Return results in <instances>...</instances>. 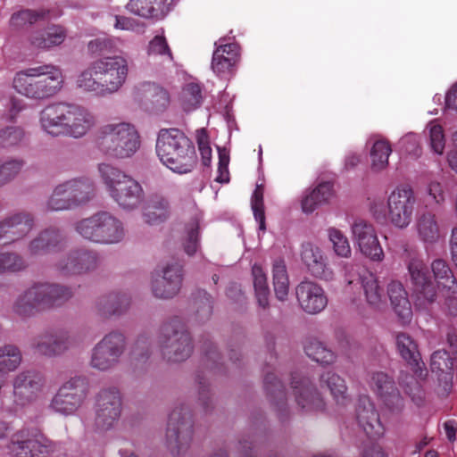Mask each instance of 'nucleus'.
<instances>
[{
    "label": "nucleus",
    "mask_w": 457,
    "mask_h": 457,
    "mask_svg": "<svg viewBox=\"0 0 457 457\" xmlns=\"http://www.w3.org/2000/svg\"><path fill=\"white\" fill-rule=\"evenodd\" d=\"M156 153L161 162L174 172L187 173L193 167L194 147L189 138L177 129L159 132Z\"/></svg>",
    "instance_id": "f257e3e1"
},
{
    "label": "nucleus",
    "mask_w": 457,
    "mask_h": 457,
    "mask_svg": "<svg viewBox=\"0 0 457 457\" xmlns=\"http://www.w3.org/2000/svg\"><path fill=\"white\" fill-rule=\"evenodd\" d=\"M97 146L108 157L129 158L140 148V136L131 123H108L100 129Z\"/></svg>",
    "instance_id": "f03ea898"
},
{
    "label": "nucleus",
    "mask_w": 457,
    "mask_h": 457,
    "mask_svg": "<svg viewBox=\"0 0 457 457\" xmlns=\"http://www.w3.org/2000/svg\"><path fill=\"white\" fill-rule=\"evenodd\" d=\"M415 202L416 197L411 187L400 185L387 195L386 213L381 211L378 204H373L370 211L378 222L388 221L395 228H404L412 220Z\"/></svg>",
    "instance_id": "7ed1b4c3"
},
{
    "label": "nucleus",
    "mask_w": 457,
    "mask_h": 457,
    "mask_svg": "<svg viewBox=\"0 0 457 457\" xmlns=\"http://www.w3.org/2000/svg\"><path fill=\"white\" fill-rule=\"evenodd\" d=\"M98 170L110 195L120 207L132 209L141 203L143 190L138 182L107 163H101Z\"/></svg>",
    "instance_id": "20e7f679"
},
{
    "label": "nucleus",
    "mask_w": 457,
    "mask_h": 457,
    "mask_svg": "<svg viewBox=\"0 0 457 457\" xmlns=\"http://www.w3.org/2000/svg\"><path fill=\"white\" fill-rule=\"evenodd\" d=\"M77 232L84 238L97 244L120 242L125 231L122 223L107 212H100L77 223Z\"/></svg>",
    "instance_id": "39448f33"
},
{
    "label": "nucleus",
    "mask_w": 457,
    "mask_h": 457,
    "mask_svg": "<svg viewBox=\"0 0 457 457\" xmlns=\"http://www.w3.org/2000/svg\"><path fill=\"white\" fill-rule=\"evenodd\" d=\"M71 296V292L62 287L43 283L29 288L19 297L15 311L21 315H27L34 310L50 307Z\"/></svg>",
    "instance_id": "423d86ee"
},
{
    "label": "nucleus",
    "mask_w": 457,
    "mask_h": 457,
    "mask_svg": "<svg viewBox=\"0 0 457 457\" xmlns=\"http://www.w3.org/2000/svg\"><path fill=\"white\" fill-rule=\"evenodd\" d=\"M95 76L99 77L104 95L117 92L126 82L128 60L121 55L104 56L93 62Z\"/></svg>",
    "instance_id": "0eeeda50"
},
{
    "label": "nucleus",
    "mask_w": 457,
    "mask_h": 457,
    "mask_svg": "<svg viewBox=\"0 0 457 457\" xmlns=\"http://www.w3.org/2000/svg\"><path fill=\"white\" fill-rule=\"evenodd\" d=\"M345 270L349 273L345 275L346 285L345 292L351 299L353 300L361 288L370 305L378 309L385 304L383 289L380 287L378 278L374 274L368 271L361 275L351 273L353 267L348 265H345Z\"/></svg>",
    "instance_id": "6e6552de"
},
{
    "label": "nucleus",
    "mask_w": 457,
    "mask_h": 457,
    "mask_svg": "<svg viewBox=\"0 0 457 457\" xmlns=\"http://www.w3.org/2000/svg\"><path fill=\"white\" fill-rule=\"evenodd\" d=\"M351 237L361 255L373 262L384 259V251L379 243L375 227L369 221L357 219L350 226Z\"/></svg>",
    "instance_id": "1a4fd4ad"
},
{
    "label": "nucleus",
    "mask_w": 457,
    "mask_h": 457,
    "mask_svg": "<svg viewBox=\"0 0 457 457\" xmlns=\"http://www.w3.org/2000/svg\"><path fill=\"white\" fill-rule=\"evenodd\" d=\"M92 185L87 180L73 179L58 185L49 200L52 210L69 209L89 199Z\"/></svg>",
    "instance_id": "9d476101"
},
{
    "label": "nucleus",
    "mask_w": 457,
    "mask_h": 457,
    "mask_svg": "<svg viewBox=\"0 0 457 457\" xmlns=\"http://www.w3.org/2000/svg\"><path fill=\"white\" fill-rule=\"evenodd\" d=\"M86 399L84 383L80 378H71L63 383L50 403V408L60 414L75 413Z\"/></svg>",
    "instance_id": "9b49d317"
},
{
    "label": "nucleus",
    "mask_w": 457,
    "mask_h": 457,
    "mask_svg": "<svg viewBox=\"0 0 457 457\" xmlns=\"http://www.w3.org/2000/svg\"><path fill=\"white\" fill-rule=\"evenodd\" d=\"M121 414V397L117 389H106L98 395L94 423L97 429L112 428Z\"/></svg>",
    "instance_id": "f8f14e48"
},
{
    "label": "nucleus",
    "mask_w": 457,
    "mask_h": 457,
    "mask_svg": "<svg viewBox=\"0 0 457 457\" xmlns=\"http://www.w3.org/2000/svg\"><path fill=\"white\" fill-rule=\"evenodd\" d=\"M124 346L125 339L120 333L106 335L92 351L91 366L100 370L110 369L119 361Z\"/></svg>",
    "instance_id": "ddd939ff"
},
{
    "label": "nucleus",
    "mask_w": 457,
    "mask_h": 457,
    "mask_svg": "<svg viewBox=\"0 0 457 457\" xmlns=\"http://www.w3.org/2000/svg\"><path fill=\"white\" fill-rule=\"evenodd\" d=\"M368 385L376 395L382 409L390 412L402 409L403 398L395 381L387 374L381 371L373 372L368 379Z\"/></svg>",
    "instance_id": "4468645a"
},
{
    "label": "nucleus",
    "mask_w": 457,
    "mask_h": 457,
    "mask_svg": "<svg viewBox=\"0 0 457 457\" xmlns=\"http://www.w3.org/2000/svg\"><path fill=\"white\" fill-rule=\"evenodd\" d=\"M240 58V48L236 43H226L220 38L215 43L211 68L216 76L229 79L236 71Z\"/></svg>",
    "instance_id": "2eb2a0df"
},
{
    "label": "nucleus",
    "mask_w": 457,
    "mask_h": 457,
    "mask_svg": "<svg viewBox=\"0 0 457 457\" xmlns=\"http://www.w3.org/2000/svg\"><path fill=\"white\" fill-rule=\"evenodd\" d=\"M8 449L15 457H48L52 451L51 446L41 436L29 430L14 434Z\"/></svg>",
    "instance_id": "dca6fc26"
},
{
    "label": "nucleus",
    "mask_w": 457,
    "mask_h": 457,
    "mask_svg": "<svg viewBox=\"0 0 457 457\" xmlns=\"http://www.w3.org/2000/svg\"><path fill=\"white\" fill-rule=\"evenodd\" d=\"M159 342L162 353L169 361H181L192 352L189 336L183 331H174L170 326L163 328Z\"/></svg>",
    "instance_id": "f3484780"
},
{
    "label": "nucleus",
    "mask_w": 457,
    "mask_h": 457,
    "mask_svg": "<svg viewBox=\"0 0 457 457\" xmlns=\"http://www.w3.org/2000/svg\"><path fill=\"white\" fill-rule=\"evenodd\" d=\"M30 77H37V99H44L58 93L63 86V75L60 68L54 65H40L29 68Z\"/></svg>",
    "instance_id": "a211bd4d"
},
{
    "label": "nucleus",
    "mask_w": 457,
    "mask_h": 457,
    "mask_svg": "<svg viewBox=\"0 0 457 457\" xmlns=\"http://www.w3.org/2000/svg\"><path fill=\"white\" fill-rule=\"evenodd\" d=\"M182 282V270L178 262L166 264L152 281V290L159 298H170L178 294Z\"/></svg>",
    "instance_id": "6ab92c4d"
},
{
    "label": "nucleus",
    "mask_w": 457,
    "mask_h": 457,
    "mask_svg": "<svg viewBox=\"0 0 457 457\" xmlns=\"http://www.w3.org/2000/svg\"><path fill=\"white\" fill-rule=\"evenodd\" d=\"M411 280L417 294V305L426 307L436 299L434 284L428 280L423 262L412 258L408 264Z\"/></svg>",
    "instance_id": "aec40b11"
},
{
    "label": "nucleus",
    "mask_w": 457,
    "mask_h": 457,
    "mask_svg": "<svg viewBox=\"0 0 457 457\" xmlns=\"http://www.w3.org/2000/svg\"><path fill=\"white\" fill-rule=\"evenodd\" d=\"M295 295L301 309L309 314L320 312L328 304L323 288L312 281L301 282L295 288Z\"/></svg>",
    "instance_id": "412c9836"
},
{
    "label": "nucleus",
    "mask_w": 457,
    "mask_h": 457,
    "mask_svg": "<svg viewBox=\"0 0 457 457\" xmlns=\"http://www.w3.org/2000/svg\"><path fill=\"white\" fill-rule=\"evenodd\" d=\"M301 258L307 270L313 276L330 280L333 278V270L330 268L323 249L312 243H306L302 247Z\"/></svg>",
    "instance_id": "4be33fe9"
},
{
    "label": "nucleus",
    "mask_w": 457,
    "mask_h": 457,
    "mask_svg": "<svg viewBox=\"0 0 457 457\" xmlns=\"http://www.w3.org/2000/svg\"><path fill=\"white\" fill-rule=\"evenodd\" d=\"M68 105L67 104L58 103L46 106L39 114L41 129L52 136L65 133L69 113Z\"/></svg>",
    "instance_id": "5701e85b"
},
{
    "label": "nucleus",
    "mask_w": 457,
    "mask_h": 457,
    "mask_svg": "<svg viewBox=\"0 0 457 457\" xmlns=\"http://www.w3.org/2000/svg\"><path fill=\"white\" fill-rule=\"evenodd\" d=\"M357 420L359 425L368 436L378 438L385 434V426L380 420L373 403L369 400L362 401L358 406Z\"/></svg>",
    "instance_id": "b1692460"
},
{
    "label": "nucleus",
    "mask_w": 457,
    "mask_h": 457,
    "mask_svg": "<svg viewBox=\"0 0 457 457\" xmlns=\"http://www.w3.org/2000/svg\"><path fill=\"white\" fill-rule=\"evenodd\" d=\"M14 394L24 402H33L43 395L42 378L31 372L21 373L15 378Z\"/></svg>",
    "instance_id": "393cba45"
},
{
    "label": "nucleus",
    "mask_w": 457,
    "mask_h": 457,
    "mask_svg": "<svg viewBox=\"0 0 457 457\" xmlns=\"http://www.w3.org/2000/svg\"><path fill=\"white\" fill-rule=\"evenodd\" d=\"M68 112L65 133L80 137L95 125V118L84 108L69 104Z\"/></svg>",
    "instance_id": "a878e982"
},
{
    "label": "nucleus",
    "mask_w": 457,
    "mask_h": 457,
    "mask_svg": "<svg viewBox=\"0 0 457 457\" xmlns=\"http://www.w3.org/2000/svg\"><path fill=\"white\" fill-rule=\"evenodd\" d=\"M387 295L397 317L403 323H409L412 317V310L403 284L398 281L390 282L387 286Z\"/></svg>",
    "instance_id": "bb28decb"
},
{
    "label": "nucleus",
    "mask_w": 457,
    "mask_h": 457,
    "mask_svg": "<svg viewBox=\"0 0 457 457\" xmlns=\"http://www.w3.org/2000/svg\"><path fill=\"white\" fill-rule=\"evenodd\" d=\"M174 0H129L127 10L141 18L152 19L166 13Z\"/></svg>",
    "instance_id": "cd10ccee"
},
{
    "label": "nucleus",
    "mask_w": 457,
    "mask_h": 457,
    "mask_svg": "<svg viewBox=\"0 0 457 457\" xmlns=\"http://www.w3.org/2000/svg\"><path fill=\"white\" fill-rule=\"evenodd\" d=\"M456 358L451 357L445 351H436L431 356L430 367L435 373L445 393H448L452 385V370Z\"/></svg>",
    "instance_id": "c85d7f7f"
},
{
    "label": "nucleus",
    "mask_w": 457,
    "mask_h": 457,
    "mask_svg": "<svg viewBox=\"0 0 457 457\" xmlns=\"http://www.w3.org/2000/svg\"><path fill=\"white\" fill-rule=\"evenodd\" d=\"M191 435L190 422L184 417L181 418L179 411H173L168 421L167 438L169 444L183 445L190 440Z\"/></svg>",
    "instance_id": "c756f323"
},
{
    "label": "nucleus",
    "mask_w": 457,
    "mask_h": 457,
    "mask_svg": "<svg viewBox=\"0 0 457 457\" xmlns=\"http://www.w3.org/2000/svg\"><path fill=\"white\" fill-rule=\"evenodd\" d=\"M135 97L138 100H148L157 109H164L170 104L168 91L151 82L139 84L135 88Z\"/></svg>",
    "instance_id": "7c9ffc66"
},
{
    "label": "nucleus",
    "mask_w": 457,
    "mask_h": 457,
    "mask_svg": "<svg viewBox=\"0 0 457 457\" xmlns=\"http://www.w3.org/2000/svg\"><path fill=\"white\" fill-rule=\"evenodd\" d=\"M431 269L434 274L436 287L447 294L457 292V281L448 264L443 260H436L432 262Z\"/></svg>",
    "instance_id": "2f4dec72"
},
{
    "label": "nucleus",
    "mask_w": 457,
    "mask_h": 457,
    "mask_svg": "<svg viewBox=\"0 0 457 457\" xmlns=\"http://www.w3.org/2000/svg\"><path fill=\"white\" fill-rule=\"evenodd\" d=\"M71 345V338L66 334L45 336L37 344V351L46 356L62 353Z\"/></svg>",
    "instance_id": "473e14b6"
},
{
    "label": "nucleus",
    "mask_w": 457,
    "mask_h": 457,
    "mask_svg": "<svg viewBox=\"0 0 457 457\" xmlns=\"http://www.w3.org/2000/svg\"><path fill=\"white\" fill-rule=\"evenodd\" d=\"M396 349L401 357L405 360L411 367L415 370H421L420 355L416 342L411 336L400 333L395 338Z\"/></svg>",
    "instance_id": "72a5a7b5"
},
{
    "label": "nucleus",
    "mask_w": 457,
    "mask_h": 457,
    "mask_svg": "<svg viewBox=\"0 0 457 457\" xmlns=\"http://www.w3.org/2000/svg\"><path fill=\"white\" fill-rule=\"evenodd\" d=\"M327 237L331 245L332 251L337 257L342 259L351 258V245L348 237L342 230L335 227H330L327 229Z\"/></svg>",
    "instance_id": "f704fd0d"
},
{
    "label": "nucleus",
    "mask_w": 457,
    "mask_h": 457,
    "mask_svg": "<svg viewBox=\"0 0 457 457\" xmlns=\"http://www.w3.org/2000/svg\"><path fill=\"white\" fill-rule=\"evenodd\" d=\"M392 149L389 143L383 139L376 140L370 148V167L374 171H380L386 168Z\"/></svg>",
    "instance_id": "c9c22d12"
},
{
    "label": "nucleus",
    "mask_w": 457,
    "mask_h": 457,
    "mask_svg": "<svg viewBox=\"0 0 457 457\" xmlns=\"http://www.w3.org/2000/svg\"><path fill=\"white\" fill-rule=\"evenodd\" d=\"M273 287L276 297L279 301H285L289 292V279L283 261H277L272 268Z\"/></svg>",
    "instance_id": "e433bc0d"
},
{
    "label": "nucleus",
    "mask_w": 457,
    "mask_h": 457,
    "mask_svg": "<svg viewBox=\"0 0 457 457\" xmlns=\"http://www.w3.org/2000/svg\"><path fill=\"white\" fill-rule=\"evenodd\" d=\"M76 85L85 92L92 93L96 96H104L103 85L99 77L95 76L93 62L89 66L82 71L77 77Z\"/></svg>",
    "instance_id": "4c0bfd02"
},
{
    "label": "nucleus",
    "mask_w": 457,
    "mask_h": 457,
    "mask_svg": "<svg viewBox=\"0 0 457 457\" xmlns=\"http://www.w3.org/2000/svg\"><path fill=\"white\" fill-rule=\"evenodd\" d=\"M202 100L201 87L195 82L187 84L179 98V105L185 112H192L197 109L201 105Z\"/></svg>",
    "instance_id": "58836bf2"
},
{
    "label": "nucleus",
    "mask_w": 457,
    "mask_h": 457,
    "mask_svg": "<svg viewBox=\"0 0 457 457\" xmlns=\"http://www.w3.org/2000/svg\"><path fill=\"white\" fill-rule=\"evenodd\" d=\"M21 361V354L14 345L0 347V387L3 384V373L14 370Z\"/></svg>",
    "instance_id": "ea45409f"
},
{
    "label": "nucleus",
    "mask_w": 457,
    "mask_h": 457,
    "mask_svg": "<svg viewBox=\"0 0 457 457\" xmlns=\"http://www.w3.org/2000/svg\"><path fill=\"white\" fill-rule=\"evenodd\" d=\"M169 213V203L164 198L152 199L144 208L145 222L154 224L163 220Z\"/></svg>",
    "instance_id": "a19ab883"
},
{
    "label": "nucleus",
    "mask_w": 457,
    "mask_h": 457,
    "mask_svg": "<svg viewBox=\"0 0 457 457\" xmlns=\"http://www.w3.org/2000/svg\"><path fill=\"white\" fill-rule=\"evenodd\" d=\"M321 383L325 384L337 403L345 404L348 401L345 381L337 374L328 371L321 377Z\"/></svg>",
    "instance_id": "79ce46f5"
},
{
    "label": "nucleus",
    "mask_w": 457,
    "mask_h": 457,
    "mask_svg": "<svg viewBox=\"0 0 457 457\" xmlns=\"http://www.w3.org/2000/svg\"><path fill=\"white\" fill-rule=\"evenodd\" d=\"M417 231L425 242H435L439 237V228L431 213L421 215L417 220Z\"/></svg>",
    "instance_id": "37998d69"
},
{
    "label": "nucleus",
    "mask_w": 457,
    "mask_h": 457,
    "mask_svg": "<svg viewBox=\"0 0 457 457\" xmlns=\"http://www.w3.org/2000/svg\"><path fill=\"white\" fill-rule=\"evenodd\" d=\"M36 79L37 77H30L28 68L15 74L12 85L19 94L29 98L37 99V94L32 93L37 90Z\"/></svg>",
    "instance_id": "c03bdc74"
},
{
    "label": "nucleus",
    "mask_w": 457,
    "mask_h": 457,
    "mask_svg": "<svg viewBox=\"0 0 457 457\" xmlns=\"http://www.w3.org/2000/svg\"><path fill=\"white\" fill-rule=\"evenodd\" d=\"M252 273L257 302L261 307L266 308L269 305V287L266 274L259 265L253 266Z\"/></svg>",
    "instance_id": "a18cd8bd"
},
{
    "label": "nucleus",
    "mask_w": 457,
    "mask_h": 457,
    "mask_svg": "<svg viewBox=\"0 0 457 457\" xmlns=\"http://www.w3.org/2000/svg\"><path fill=\"white\" fill-rule=\"evenodd\" d=\"M66 37L65 30L60 26L49 27L42 37L32 38V44L39 48H49L62 44Z\"/></svg>",
    "instance_id": "49530a36"
},
{
    "label": "nucleus",
    "mask_w": 457,
    "mask_h": 457,
    "mask_svg": "<svg viewBox=\"0 0 457 457\" xmlns=\"http://www.w3.org/2000/svg\"><path fill=\"white\" fill-rule=\"evenodd\" d=\"M147 55L150 59L160 58L163 62H172V54L163 35H156L149 42Z\"/></svg>",
    "instance_id": "de8ad7c7"
},
{
    "label": "nucleus",
    "mask_w": 457,
    "mask_h": 457,
    "mask_svg": "<svg viewBox=\"0 0 457 457\" xmlns=\"http://www.w3.org/2000/svg\"><path fill=\"white\" fill-rule=\"evenodd\" d=\"M426 130L431 151L442 155L445 147V136L443 127L437 121L433 120L428 124Z\"/></svg>",
    "instance_id": "09e8293b"
},
{
    "label": "nucleus",
    "mask_w": 457,
    "mask_h": 457,
    "mask_svg": "<svg viewBox=\"0 0 457 457\" xmlns=\"http://www.w3.org/2000/svg\"><path fill=\"white\" fill-rule=\"evenodd\" d=\"M305 353L310 358L320 364H330L335 360L333 352L317 340L310 341L305 345Z\"/></svg>",
    "instance_id": "8fccbe9b"
},
{
    "label": "nucleus",
    "mask_w": 457,
    "mask_h": 457,
    "mask_svg": "<svg viewBox=\"0 0 457 457\" xmlns=\"http://www.w3.org/2000/svg\"><path fill=\"white\" fill-rule=\"evenodd\" d=\"M46 15L47 12L45 10H21L12 15L10 24L12 27L19 29L43 20Z\"/></svg>",
    "instance_id": "3c124183"
},
{
    "label": "nucleus",
    "mask_w": 457,
    "mask_h": 457,
    "mask_svg": "<svg viewBox=\"0 0 457 457\" xmlns=\"http://www.w3.org/2000/svg\"><path fill=\"white\" fill-rule=\"evenodd\" d=\"M193 221L190 223L189 228L187 230V242L185 243V251L187 254H194L198 248V222L201 218L200 212L195 208V204H193Z\"/></svg>",
    "instance_id": "603ef678"
},
{
    "label": "nucleus",
    "mask_w": 457,
    "mask_h": 457,
    "mask_svg": "<svg viewBox=\"0 0 457 457\" xmlns=\"http://www.w3.org/2000/svg\"><path fill=\"white\" fill-rule=\"evenodd\" d=\"M69 260L70 262L65 268L74 272H80L92 268L96 262V257L92 253L83 252L76 256H71Z\"/></svg>",
    "instance_id": "864d4df0"
},
{
    "label": "nucleus",
    "mask_w": 457,
    "mask_h": 457,
    "mask_svg": "<svg viewBox=\"0 0 457 457\" xmlns=\"http://www.w3.org/2000/svg\"><path fill=\"white\" fill-rule=\"evenodd\" d=\"M252 210L255 220L259 222L260 229H264L263 188L257 186L251 201Z\"/></svg>",
    "instance_id": "5fc2aeb1"
},
{
    "label": "nucleus",
    "mask_w": 457,
    "mask_h": 457,
    "mask_svg": "<svg viewBox=\"0 0 457 457\" xmlns=\"http://www.w3.org/2000/svg\"><path fill=\"white\" fill-rule=\"evenodd\" d=\"M425 194L434 204H440L445 200V186L436 179L428 181L425 187Z\"/></svg>",
    "instance_id": "6e6d98bb"
},
{
    "label": "nucleus",
    "mask_w": 457,
    "mask_h": 457,
    "mask_svg": "<svg viewBox=\"0 0 457 457\" xmlns=\"http://www.w3.org/2000/svg\"><path fill=\"white\" fill-rule=\"evenodd\" d=\"M196 139L198 149L202 156L203 164L205 166H210L212 162V148L210 146V142L204 129L197 130Z\"/></svg>",
    "instance_id": "4d7b16f0"
},
{
    "label": "nucleus",
    "mask_w": 457,
    "mask_h": 457,
    "mask_svg": "<svg viewBox=\"0 0 457 457\" xmlns=\"http://www.w3.org/2000/svg\"><path fill=\"white\" fill-rule=\"evenodd\" d=\"M294 394L295 395L296 402L303 408H312L315 405L314 399L316 395L312 392L308 386L301 384L299 387L295 386Z\"/></svg>",
    "instance_id": "13d9d810"
},
{
    "label": "nucleus",
    "mask_w": 457,
    "mask_h": 457,
    "mask_svg": "<svg viewBox=\"0 0 457 457\" xmlns=\"http://www.w3.org/2000/svg\"><path fill=\"white\" fill-rule=\"evenodd\" d=\"M219 163H218V175L216 181L220 183H227L229 180L228 163L229 154L225 148L218 147Z\"/></svg>",
    "instance_id": "bf43d9fd"
},
{
    "label": "nucleus",
    "mask_w": 457,
    "mask_h": 457,
    "mask_svg": "<svg viewBox=\"0 0 457 457\" xmlns=\"http://www.w3.org/2000/svg\"><path fill=\"white\" fill-rule=\"evenodd\" d=\"M312 190L321 205L328 204L335 195L333 185L329 182L320 183Z\"/></svg>",
    "instance_id": "052dcab7"
},
{
    "label": "nucleus",
    "mask_w": 457,
    "mask_h": 457,
    "mask_svg": "<svg viewBox=\"0 0 457 457\" xmlns=\"http://www.w3.org/2000/svg\"><path fill=\"white\" fill-rule=\"evenodd\" d=\"M317 196L314 195L312 189L303 192L301 197V209L306 214L312 213L321 204L317 201Z\"/></svg>",
    "instance_id": "680f3d73"
},
{
    "label": "nucleus",
    "mask_w": 457,
    "mask_h": 457,
    "mask_svg": "<svg viewBox=\"0 0 457 457\" xmlns=\"http://www.w3.org/2000/svg\"><path fill=\"white\" fill-rule=\"evenodd\" d=\"M1 257L5 259L3 262L4 272L19 271L25 268V262L14 253H1Z\"/></svg>",
    "instance_id": "e2e57ef3"
},
{
    "label": "nucleus",
    "mask_w": 457,
    "mask_h": 457,
    "mask_svg": "<svg viewBox=\"0 0 457 457\" xmlns=\"http://www.w3.org/2000/svg\"><path fill=\"white\" fill-rule=\"evenodd\" d=\"M23 137L20 129L8 128L0 134V143L4 146H9L17 144Z\"/></svg>",
    "instance_id": "0e129e2a"
},
{
    "label": "nucleus",
    "mask_w": 457,
    "mask_h": 457,
    "mask_svg": "<svg viewBox=\"0 0 457 457\" xmlns=\"http://www.w3.org/2000/svg\"><path fill=\"white\" fill-rule=\"evenodd\" d=\"M21 169V163L16 161L9 162L0 167V182H4L14 176Z\"/></svg>",
    "instance_id": "69168bd1"
},
{
    "label": "nucleus",
    "mask_w": 457,
    "mask_h": 457,
    "mask_svg": "<svg viewBox=\"0 0 457 457\" xmlns=\"http://www.w3.org/2000/svg\"><path fill=\"white\" fill-rule=\"evenodd\" d=\"M52 235L48 232L43 233L40 237L31 242L29 245V251L32 254H37L41 251L49 247V241Z\"/></svg>",
    "instance_id": "338daca9"
},
{
    "label": "nucleus",
    "mask_w": 457,
    "mask_h": 457,
    "mask_svg": "<svg viewBox=\"0 0 457 457\" xmlns=\"http://www.w3.org/2000/svg\"><path fill=\"white\" fill-rule=\"evenodd\" d=\"M453 149L447 153V162L450 168L457 173V130L452 134Z\"/></svg>",
    "instance_id": "774afa93"
}]
</instances>
